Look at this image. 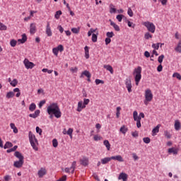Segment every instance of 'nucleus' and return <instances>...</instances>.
<instances>
[{"label": "nucleus", "mask_w": 181, "mask_h": 181, "mask_svg": "<svg viewBox=\"0 0 181 181\" xmlns=\"http://www.w3.org/2000/svg\"><path fill=\"white\" fill-rule=\"evenodd\" d=\"M76 161H74L71 164V169L72 170H71V173H74V170L76 169Z\"/></svg>", "instance_id": "nucleus-44"}, {"label": "nucleus", "mask_w": 181, "mask_h": 181, "mask_svg": "<svg viewBox=\"0 0 181 181\" xmlns=\"http://www.w3.org/2000/svg\"><path fill=\"white\" fill-rule=\"evenodd\" d=\"M163 59H165V55L161 54L160 56H159L158 59V63L162 64V62H163Z\"/></svg>", "instance_id": "nucleus-47"}, {"label": "nucleus", "mask_w": 181, "mask_h": 181, "mask_svg": "<svg viewBox=\"0 0 181 181\" xmlns=\"http://www.w3.org/2000/svg\"><path fill=\"white\" fill-rule=\"evenodd\" d=\"M58 146H59V142L57 141V139H54L52 140V146H54V148H57Z\"/></svg>", "instance_id": "nucleus-39"}, {"label": "nucleus", "mask_w": 181, "mask_h": 181, "mask_svg": "<svg viewBox=\"0 0 181 181\" xmlns=\"http://www.w3.org/2000/svg\"><path fill=\"white\" fill-rule=\"evenodd\" d=\"M15 93H17L16 94V97L19 98L21 97V90L18 88H16L13 89V91H10L6 93V98H13L15 97Z\"/></svg>", "instance_id": "nucleus-8"}, {"label": "nucleus", "mask_w": 181, "mask_h": 181, "mask_svg": "<svg viewBox=\"0 0 181 181\" xmlns=\"http://www.w3.org/2000/svg\"><path fill=\"white\" fill-rule=\"evenodd\" d=\"M45 33H46L47 36H48V37H50L53 35V33L52 32V28H50L49 23H47V24Z\"/></svg>", "instance_id": "nucleus-12"}, {"label": "nucleus", "mask_w": 181, "mask_h": 181, "mask_svg": "<svg viewBox=\"0 0 181 181\" xmlns=\"http://www.w3.org/2000/svg\"><path fill=\"white\" fill-rule=\"evenodd\" d=\"M127 15H129L130 18H132V16H134V11H132V9L131 8V7L128 8Z\"/></svg>", "instance_id": "nucleus-37"}, {"label": "nucleus", "mask_w": 181, "mask_h": 181, "mask_svg": "<svg viewBox=\"0 0 181 181\" xmlns=\"http://www.w3.org/2000/svg\"><path fill=\"white\" fill-rule=\"evenodd\" d=\"M105 43L106 45H110V43H111V39L108 38V37H106L105 40Z\"/></svg>", "instance_id": "nucleus-56"}, {"label": "nucleus", "mask_w": 181, "mask_h": 181, "mask_svg": "<svg viewBox=\"0 0 181 181\" xmlns=\"http://www.w3.org/2000/svg\"><path fill=\"white\" fill-rule=\"evenodd\" d=\"M142 25L145 26L148 32H150V33H155V31L156 30V26L151 21L143 22Z\"/></svg>", "instance_id": "nucleus-7"}, {"label": "nucleus", "mask_w": 181, "mask_h": 181, "mask_svg": "<svg viewBox=\"0 0 181 181\" xmlns=\"http://www.w3.org/2000/svg\"><path fill=\"white\" fill-rule=\"evenodd\" d=\"M106 36L107 38L111 39V37H114L115 35L114 34V32L111 31V32H107L106 33Z\"/></svg>", "instance_id": "nucleus-36"}, {"label": "nucleus", "mask_w": 181, "mask_h": 181, "mask_svg": "<svg viewBox=\"0 0 181 181\" xmlns=\"http://www.w3.org/2000/svg\"><path fill=\"white\" fill-rule=\"evenodd\" d=\"M110 25L114 28V29H115V30H116V32H119V30H120L119 26L118 25H117L115 23H114L113 21H111Z\"/></svg>", "instance_id": "nucleus-26"}, {"label": "nucleus", "mask_w": 181, "mask_h": 181, "mask_svg": "<svg viewBox=\"0 0 181 181\" xmlns=\"http://www.w3.org/2000/svg\"><path fill=\"white\" fill-rule=\"evenodd\" d=\"M164 135H165V136H166V138H168V139H170V138H172V135H170V133H169V132H168V131H165V132H164Z\"/></svg>", "instance_id": "nucleus-49"}, {"label": "nucleus", "mask_w": 181, "mask_h": 181, "mask_svg": "<svg viewBox=\"0 0 181 181\" xmlns=\"http://www.w3.org/2000/svg\"><path fill=\"white\" fill-rule=\"evenodd\" d=\"M132 135L134 136V138H138V132H133Z\"/></svg>", "instance_id": "nucleus-64"}, {"label": "nucleus", "mask_w": 181, "mask_h": 181, "mask_svg": "<svg viewBox=\"0 0 181 181\" xmlns=\"http://www.w3.org/2000/svg\"><path fill=\"white\" fill-rule=\"evenodd\" d=\"M160 43L158 42L156 44H152L153 49H155V50H159V45Z\"/></svg>", "instance_id": "nucleus-46"}, {"label": "nucleus", "mask_w": 181, "mask_h": 181, "mask_svg": "<svg viewBox=\"0 0 181 181\" xmlns=\"http://www.w3.org/2000/svg\"><path fill=\"white\" fill-rule=\"evenodd\" d=\"M62 15V11H58L55 13L54 18L55 19H59L60 16Z\"/></svg>", "instance_id": "nucleus-40"}, {"label": "nucleus", "mask_w": 181, "mask_h": 181, "mask_svg": "<svg viewBox=\"0 0 181 181\" xmlns=\"http://www.w3.org/2000/svg\"><path fill=\"white\" fill-rule=\"evenodd\" d=\"M132 158L134 160H138V159H139V157H138V156L135 153H132Z\"/></svg>", "instance_id": "nucleus-57"}, {"label": "nucleus", "mask_w": 181, "mask_h": 181, "mask_svg": "<svg viewBox=\"0 0 181 181\" xmlns=\"http://www.w3.org/2000/svg\"><path fill=\"white\" fill-rule=\"evenodd\" d=\"M10 127L11 128V129H13V132H14V134H18V128L16 127V126H15L13 123L10 124Z\"/></svg>", "instance_id": "nucleus-28"}, {"label": "nucleus", "mask_w": 181, "mask_h": 181, "mask_svg": "<svg viewBox=\"0 0 181 181\" xmlns=\"http://www.w3.org/2000/svg\"><path fill=\"white\" fill-rule=\"evenodd\" d=\"M95 83L96 86H98V84H104V81L100 79H95Z\"/></svg>", "instance_id": "nucleus-53"}, {"label": "nucleus", "mask_w": 181, "mask_h": 181, "mask_svg": "<svg viewBox=\"0 0 181 181\" xmlns=\"http://www.w3.org/2000/svg\"><path fill=\"white\" fill-rule=\"evenodd\" d=\"M168 152L170 155L172 153H173V155H177L179 150L175 147H172V148H168Z\"/></svg>", "instance_id": "nucleus-16"}, {"label": "nucleus", "mask_w": 181, "mask_h": 181, "mask_svg": "<svg viewBox=\"0 0 181 181\" xmlns=\"http://www.w3.org/2000/svg\"><path fill=\"white\" fill-rule=\"evenodd\" d=\"M111 160H112L111 157H106L101 159V163L103 165H107V163H108V162H110Z\"/></svg>", "instance_id": "nucleus-23"}, {"label": "nucleus", "mask_w": 181, "mask_h": 181, "mask_svg": "<svg viewBox=\"0 0 181 181\" xmlns=\"http://www.w3.org/2000/svg\"><path fill=\"white\" fill-rule=\"evenodd\" d=\"M93 139L94 141H101V139H103V137L99 135H95Z\"/></svg>", "instance_id": "nucleus-55"}, {"label": "nucleus", "mask_w": 181, "mask_h": 181, "mask_svg": "<svg viewBox=\"0 0 181 181\" xmlns=\"http://www.w3.org/2000/svg\"><path fill=\"white\" fill-rule=\"evenodd\" d=\"M142 67L137 66L134 69L133 71V76L134 77L136 86L139 85V81H141V78H142Z\"/></svg>", "instance_id": "nucleus-3"}, {"label": "nucleus", "mask_w": 181, "mask_h": 181, "mask_svg": "<svg viewBox=\"0 0 181 181\" xmlns=\"http://www.w3.org/2000/svg\"><path fill=\"white\" fill-rule=\"evenodd\" d=\"M67 135H69L71 139H73V129L69 128L66 132Z\"/></svg>", "instance_id": "nucleus-35"}, {"label": "nucleus", "mask_w": 181, "mask_h": 181, "mask_svg": "<svg viewBox=\"0 0 181 181\" xmlns=\"http://www.w3.org/2000/svg\"><path fill=\"white\" fill-rule=\"evenodd\" d=\"M13 146V144H12L9 141H6V144H4V149H8L9 148H12Z\"/></svg>", "instance_id": "nucleus-32"}, {"label": "nucleus", "mask_w": 181, "mask_h": 181, "mask_svg": "<svg viewBox=\"0 0 181 181\" xmlns=\"http://www.w3.org/2000/svg\"><path fill=\"white\" fill-rule=\"evenodd\" d=\"M23 64L27 70H29V69H32L35 67V64L33 62H30L28 58H25L23 60Z\"/></svg>", "instance_id": "nucleus-10"}, {"label": "nucleus", "mask_w": 181, "mask_h": 181, "mask_svg": "<svg viewBox=\"0 0 181 181\" xmlns=\"http://www.w3.org/2000/svg\"><path fill=\"white\" fill-rule=\"evenodd\" d=\"M30 33H31V35H35V33H36V25H35V23L30 24Z\"/></svg>", "instance_id": "nucleus-20"}, {"label": "nucleus", "mask_w": 181, "mask_h": 181, "mask_svg": "<svg viewBox=\"0 0 181 181\" xmlns=\"http://www.w3.org/2000/svg\"><path fill=\"white\" fill-rule=\"evenodd\" d=\"M127 25L129 26V28H132L133 29L135 28V24L131 21H129V20H127Z\"/></svg>", "instance_id": "nucleus-45"}, {"label": "nucleus", "mask_w": 181, "mask_h": 181, "mask_svg": "<svg viewBox=\"0 0 181 181\" xmlns=\"http://www.w3.org/2000/svg\"><path fill=\"white\" fill-rule=\"evenodd\" d=\"M119 180L127 181L128 180V175L125 173H121L118 177Z\"/></svg>", "instance_id": "nucleus-14"}, {"label": "nucleus", "mask_w": 181, "mask_h": 181, "mask_svg": "<svg viewBox=\"0 0 181 181\" xmlns=\"http://www.w3.org/2000/svg\"><path fill=\"white\" fill-rule=\"evenodd\" d=\"M39 115H40V110H37L35 111L34 113L30 114L29 117L30 118H34L35 119V118H37V117H39Z\"/></svg>", "instance_id": "nucleus-18"}, {"label": "nucleus", "mask_w": 181, "mask_h": 181, "mask_svg": "<svg viewBox=\"0 0 181 181\" xmlns=\"http://www.w3.org/2000/svg\"><path fill=\"white\" fill-rule=\"evenodd\" d=\"M17 43H18V41H16V40H11L10 41V45L11 46V47H15Z\"/></svg>", "instance_id": "nucleus-41"}, {"label": "nucleus", "mask_w": 181, "mask_h": 181, "mask_svg": "<svg viewBox=\"0 0 181 181\" xmlns=\"http://www.w3.org/2000/svg\"><path fill=\"white\" fill-rule=\"evenodd\" d=\"M89 103H90V99H86V98L83 99V104L85 106L88 105Z\"/></svg>", "instance_id": "nucleus-59"}, {"label": "nucleus", "mask_w": 181, "mask_h": 181, "mask_svg": "<svg viewBox=\"0 0 181 181\" xmlns=\"http://www.w3.org/2000/svg\"><path fill=\"white\" fill-rule=\"evenodd\" d=\"M64 51V47H63V45H59L56 47H54L52 49V53L54 56H56V57H57V56H59V52H60V53H62V52Z\"/></svg>", "instance_id": "nucleus-9"}, {"label": "nucleus", "mask_w": 181, "mask_h": 181, "mask_svg": "<svg viewBox=\"0 0 181 181\" xmlns=\"http://www.w3.org/2000/svg\"><path fill=\"white\" fill-rule=\"evenodd\" d=\"M122 18H124V15L119 14L117 16L116 19H117L118 22H122Z\"/></svg>", "instance_id": "nucleus-48"}, {"label": "nucleus", "mask_w": 181, "mask_h": 181, "mask_svg": "<svg viewBox=\"0 0 181 181\" xmlns=\"http://www.w3.org/2000/svg\"><path fill=\"white\" fill-rule=\"evenodd\" d=\"M10 84H11V86H12V87H16V86H18V80L16 78L13 79V81H11Z\"/></svg>", "instance_id": "nucleus-38"}, {"label": "nucleus", "mask_w": 181, "mask_h": 181, "mask_svg": "<svg viewBox=\"0 0 181 181\" xmlns=\"http://www.w3.org/2000/svg\"><path fill=\"white\" fill-rule=\"evenodd\" d=\"M47 112L49 115H54L55 118H60L62 117V111L59 105L56 103H50L47 107Z\"/></svg>", "instance_id": "nucleus-1"}, {"label": "nucleus", "mask_w": 181, "mask_h": 181, "mask_svg": "<svg viewBox=\"0 0 181 181\" xmlns=\"http://www.w3.org/2000/svg\"><path fill=\"white\" fill-rule=\"evenodd\" d=\"M81 165H83V166H88V158L87 157H83L81 160Z\"/></svg>", "instance_id": "nucleus-17"}, {"label": "nucleus", "mask_w": 181, "mask_h": 181, "mask_svg": "<svg viewBox=\"0 0 181 181\" xmlns=\"http://www.w3.org/2000/svg\"><path fill=\"white\" fill-rule=\"evenodd\" d=\"M174 128L175 131H180L181 128L180 122L179 120H175L174 124Z\"/></svg>", "instance_id": "nucleus-22"}, {"label": "nucleus", "mask_w": 181, "mask_h": 181, "mask_svg": "<svg viewBox=\"0 0 181 181\" xmlns=\"http://www.w3.org/2000/svg\"><path fill=\"white\" fill-rule=\"evenodd\" d=\"M29 110L33 112V111H35L36 110V104L31 103L29 106Z\"/></svg>", "instance_id": "nucleus-34"}, {"label": "nucleus", "mask_w": 181, "mask_h": 181, "mask_svg": "<svg viewBox=\"0 0 181 181\" xmlns=\"http://www.w3.org/2000/svg\"><path fill=\"white\" fill-rule=\"evenodd\" d=\"M175 52H177L178 53H181V41H180L177 45V47L175 49Z\"/></svg>", "instance_id": "nucleus-33"}, {"label": "nucleus", "mask_w": 181, "mask_h": 181, "mask_svg": "<svg viewBox=\"0 0 181 181\" xmlns=\"http://www.w3.org/2000/svg\"><path fill=\"white\" fill-rule=\"evenodd\" d=\"M173 77H176V78H177V80H181V75L180 74L175 72L173 74Z\"/></svg>", "instance_id": "nucleus-43"}, {"label": "nucleus", "mask_w": 181, "mask_h": 181, "mask_svg": "<svg viewBox=\"0 0 181 181\" xmlns=\"http://www.w3.org/2000/svg\"><path fill=\"white\" fill-rule=\"evenodd\" d=\"M143 141L144 144H150L151 143V139L149 137H144L143 139Z\"/></svg>", "instance_id": "nucleus-50"}, {"label": "nucleus", "mask_w": 181, "mask_h": 181, "mask_svg": "<svg viewBox=\"0 0 181 181\" xmlns=\"http://www.w3.org/2000/svg\"><path fill=\"white\" fill-rule=\"evenodd\" d=\"M104 69H106L111 74H114V69L111 65H104Z\"/></svg>", "instance_id": "nucleus-27"}, {"label": "nucleus", "mask_w": 181, "mask_h": 181, "mask_svg": "<svg viewBox=\"0 0 181 181\" xmlns=\"http://www.w3.org/2000/svg\"><path fill=\"white\" fill-rule=\"evenodd\" d=\"M120 132L122 134H123L124 135H125V134H127V132H128V127H126L125 125H123L120 127L119 129Z\"/></svg>", "instance_id": "nucleus-25"}, {"label": "nucleus", "mask_w": 181, "mask_h": 181, "mask_svg": "<svg viewBox=\"0 0 181 181\" xmlns=\"http://www.w3.org/2000/svg\"><path fill=\"white\" fill-rule=\"evenodd\" d=\"M57 29L59 30L60 33H63L64 32V28L62 25H59Z\"/></svg>", "instance_id": "nucleus-60"}, {"label": "nucleus", "mask_w": 181, "mask_h": 181, "mask_svg": "<svg viewBox=\"0 0 181 181\" xmlns=\"http://www.w3.org/2000/svg\"><path fill=\"white\" fill-rule=\"evenodd\" d=\"M71 32L73 33L77 34V33H78L80 32V28H71Z\"/></svg>", "instance_id": "nucleus-52"}, {"label": "nucleus", "mask_w": 181, "mask_h": 181, "mask_svg": "<svg viewBox=\"0 0 181 181\" xmlns=\"http://www.w3.org/2000/svg\"><path fill=\"white\" fill-rule=\"evenodd\" d=\"M144 97L145 99L144 100V103L145 105H148V104L151 103L152 100H153V94L152 93V90H151V89H146L145 90Z\"/></svg>", "instance_id": "nucleus-6"}, {"label": "nucleus", "mask_w": 181, "mask_h": 181, "mask_svg": "<svg viewBox=\"0 0 181 181\" xmlns=\"http://www.w3.org/2000/svg\"><path fill=\"white\" fill-rule=\"evenodd\" d=\"M152 37L153 36L149 31L144 34V39H146V40H149V39H152Z\"/></svg>", "instance_id": "nucleus-30"}, {"label": "nucleus", "mask_w": 181, "mask_h": 181, "mask_svg": "<svg viewBox=\"0 0 181 181\" xmlns=\"http://www.w3.org/2000/svg\"><path fill=\"white\" fill-rule=\"evenodd\" d=\"M103 145L106 146L107 151H110L111 149V144H110V141H108V140H105L103 141Z\"/></svg>", "instance_id": "nucleus-29"}, {"label": "nucleus", "mask_w": 181, "mask_h": 181, "mask_svg": "<svg viewBox=\"0 0 181 181\" xmlns=\"http://www.w3.org/2000/svg\"><path fill=\"white\" fill-rule=\"evenodd\" d=\"M133 118L134 121H136V127L137 128H141V118H145V114L144 112L139 113V115L138 116V112L134 111L133 112Z\"/></svg>", "instance_id": "nucleus-5"}, {"label": "nucleus", "mask_w": 181, "mask_h": 181, "mask_svg": "<svg viewBox=\"0 0 181 181\" xmlns=\"http://www.w3.org/2000/svg\"><path fill=\"white\" fill-rule=\"evenodd\" d=\"M70 70H71V71L72 73H77L78 69H77V67H74V68H71Z\"/></svg>", "instance_id": "nucleus-61"}, {"label": "nucleus", "mask_w": 181, "mask_h": 181, "mask_svg": "<svg viewBox=\"0 0 181 181\" xmlns=\"http://www.w3.org/2000/svg\"><path fill=\"white\" fill-rule=\"evenodd\" d=\"M125 86L128 93H132V82H131V79H126Z\"/></svg>", "instance_id": "nucleus-11"}, {"label": "nucleus", "mask_w": 181, "mask_h": 181, "mask_svg": "<svg viewBox=\"0 0 181 181\" xmlns=\"http://www.w3.org/2000/svg\"><path fill=\"white\" fill-rule=\"evenodd\" d=\"M159 128H160V124L157 125L154 129H153L152 133L153 135H156V134L159 132Z\"/></svg>", "instance_id": "nucleus-31"}, {"label": "nucleus", "mask_w": 181, "mask_h": 181, "mask_svg": "<svg viewBox=\"0 0 181 181\" xmlns=\"http://www.w3.org/2000/svg\"><path fill=\"white\" fill-rule=\"evenodd\" d=\"M83 76H86V77H87L88 78H91V74L90 73V71H88L87 70L82 72L80 78H83Z\"/></svg>", "instance_id": "nucleus-21"}, {"label": "nucleus", "mask_w": 181, "mask_h": 181, "mask_svg": "<svg viewBox=\"0 0 181 181\" xmlns=\"http://www.w3.org/2000/svg\"><path fill=\"white\" fill-rule=\"evenodd\" d=\"M111 159L113 160H118V162H124V158H122V156L120 155L111 156Z\"/></svg>", "instance_id": "nucleus-19"}, {"label": "nucleus", "mask_w": 181, "mask_h": 181, "mask_svg": "<svg viewBox=\"0 0 181 181\" xmlns=\"http://www.w3.org/2000/svg\"><path fill=\"white\" fill-rule=\"evenodd\" d=\"M46 173H47L46 168H41L39 170L37 175H38L39 177H43L45 176V175H46Z\"/></svg>", "instance_id": "nucleus-15"}, {"label": "nucleus", "mask_w": 181, "mask_h": 181, "mask_svg": "<svg viewBox=\"0 0 181 181\" xmlns=\"http://www.w3.org/2000/svg\"><path fill=\"white\" fill-rule=\"evenodd\" d=\"M8 29V27L5 25V24L0 22V30H6Z\"/></svg>", "instance_id": "nucleus-42"}, {"label": "nucleus", "mask_w": 181, "mask_h": 181, "mask_svg": "<svg viewBox=\"0 0 181 181\" xmlns=\"http://www.w3.org/2000/svg\"><path fill=\"white\" fill-rule=\"evenodd\" d=\"M14 156H16V158H18V159H19V160L14 162L13 165L15 166V168H22L24 163V160H23L24 158L22 153H21V152L19 151H16L14 153Z\"/></svg>", "instance_id": "nucleus-4"}, {"label": "nucleus", "mask_w": 181, "mask_h": 181, "mask_svg": "<svg viewBox=\"0 0 181 181\" xmlns=\"http://www.w3.org/2000/svg\"><path fill=\"white\" fill-rule=\"evenodd\" d=\"M163 69V66H162V64H160V65H158V66L157 67V71H158V72H160V71H162Z\"/></svg>", "instance_id": "nucleus-62"}, {"label": "nucleus", "mask_w": 181, "mask_h": 181, "mask_svg": "<svg viewBox=\"0 0 181 181\" xmlns=\"http://www.w3.org/2000/svg\"><path fill=\"white\" fill-rule=\"evenodd\" d=\"M35 129L37 134H39V135H42V129H40L39 127H37Z\"/></svg>", "instance_id": "nucleus-58"}, {"label": "nucleus", "mask_w": 181, "mask_h": 181, "mask_svg": "<svg viewBox=\"0 0 181 181\" xmlns=\"http://www.w3.org/2000/svg\"><path fill=\"white\" fill-rule=\"evenodd\" d=\"M144 56H145V57H151V54L149 53V52L146 51L144 52Z\"/></svg>", "instance_id": "nucleus-63"}, {"label": "nucleus", "mask_w": 181, "mask_h": 181, "mask_svg": "<svg viewBox=\"0 0 181 181\" xmlns=\"http://www.w3.org/2000/svg\"><path fill=\"white\" fill-rule=\"evenodd\" d=\"M28 138L33 149H34V151H38L39 148L37 146L39 145V142L37 141V139H36V136H35L32 132H29Z\"/></svg>", "instance_id": "nucleus-2"}, {"label": "nucleus", "mask_w": 181, "mask_h": 181, "mask_svg": "<svg viewBox=\"0 0 181 181\" xmlns=\"http://www.w3.org/2000/svg\"><path fill=\"white\" fill-rule=\"evenodd\" d=\"M84 108H86V105H84L83 101H79L78 103V107H77L78 112H81V111H83Z\"/></svg>", "instance_id": "nucleus-13"}, {"label": "nucleus", "mask_w": 181, "mask_h": 181, "mask_svg": "<svg viewBox=\"0 0 181 181\" xmlns=\"http://www.w3.org/2000/svg\"><path fill=\"white\" fill-rule=\"evenodd\" d=\"M97 39H98L97 35L94 33L92 34V42H93V43H95V42H97Z\"/></svg>", "instance_id": "nucleus-54"}, {"label": "nucleus", "mask_w": 181, "mask_h": 181, "mask_svg": "<svg viewBox=\"0 0 181 181\" xmlns=\"http://www.w3.org/2000/svg\"><path fill=\"white\" fill-rule=\"evenodd\" d=\"M26 40H28V37L26 36V34H23L22 35V38L18 39V42L19 43L23 44V43H25V42H26Z\"/></svg>", "instance_id": "nucleus-24"}, {"label": "nucleus", "mask_w": 181, "mask_h": 181, "mask_svg": "<svg viewBox=\"0 0 181 181\" xmlns=\"http://www.w3.org/2000/svg\"><path fill=\"white\" fill-rule=\"evenodd\" d=\"M45 104H46V100H41L38 105L39 108H42L43 105H45Z\"/></svg>", "instance_id": "nucleus-51"}]
</instances>
